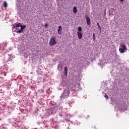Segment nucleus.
<instances>
[{
	"instance_id": "f257e3e1",
	"label": "nucleus",
	"mask_w": 129,
	"mask_h": 129,
	"mask_svg": "<svg viewBox=\"0 0 129 129\" xmlns=\"http://www.w3.org/2000/svg\"><path fill=\"white\" fill-rule=\"evenodd\" d=\"M69 94H70V90L68 88H66L64 90L63 93L61 94L60 98H67L69 97Z\"/></svg>"
},
{
	"instance_id": "f03ea898",
	"label": "nucleus",
	"mask_w": 129,
	"mask_h": 129,
	"mask_svg": "<svg viewBox=\"0 0 129 129\" xmlns=\"http://www.w3.org/2000/svg\"><path fill=\"white\" fill-rule=\"evenodd\" d=\"M126 50H127V48L126 47L125 44L121 43L119 47V51L120 52V53H121V54H123V53L125 52Z\"/></svg>"
},
{
	"instance_id": "7ed1b4c3",
	"label": "nucleus",
	"mask_w": 129,
	"mask_h": 129,
	"mask_svg": "<svg viewBox=\"0 0 129 129\" xmlns=\"http://www.w3.org/2000/svg\"><path fill=\"white\" fill-rule=\"evenodd\" d=\"M49 44V46H50L51 47H52V46H55V45L57 44V41H56L55 37H52L50 38Z\"/></svg>"
},
{
	"instance_id": "20e7f679",
	"label": "nucleus",
	"mask_w": 129,
	"mask_h": 129,
	"mask_svg": "<svg viewBox=\"0 0 129 129\" xmlns=\"http://www.w3.org/2000/svg\"><path fill=\"white\" fill-rule=\"evenodd\" d=\"M15 27H17V28H20V29H19L18 31H16V33L18 34H20V33H23V30H24L25 28H26V25H16Z\"/></svg>"
},
{
	"instance_id": "39448f33",
	"label": "nucleus",
	"mask_w": 129,
	"mask_h": 129,
	"mask_svg": "<svg viewBox=\"0 0 129 129\" xmlns=\"http://www.w3.org/2000/svg\"><path fill=\"white\" fill-rule=\"evenodd\" d=\"M86 20L87 22V24L88 25V26H90V25H91V22H90V18H89V17H88V16H86Z\"/></svg>"
},
{
	"instance_id": "423d86ee",
	"label": "nucleus",
	"mask_w": 129,
	"mask_h": 129,
	"mask_svg": "<svg viewBox=\"0 0 129 129\" xmlns=\"http://www.w3.org/2000/svg\"><path fill=\"white\" fill-rule=\"evenodd\" d=\"M19 25H21V24L18 23V24H14L13 25L14 29H16V30H17L16 32H17V31H19V30H21V27H16V26H19Z\"/></svg>"
},
{
	"instance_id": "0eeeda50",
	"label": "nucleus",
	"mask_w": 129,
	"mask_h": 129,
	"mask_svg": "<svg viewBox=\"0 0 129 129\" xmlns=\"http://www.w3.org/2000/svg\"><path fill=\"white\" fill-rule=\"evenodd\" d=\"M57 32L59 35H62V27L61 26H58V29H57Z\"/></svg>"
},
{
	"instance_id": "6e6552de",
	"label": "nucleus",
	"mask_w": 129,
	"mask_h": 129,
	"mask_svg": "<svg viewBox=\"0 0 129 129\" xmlns=\"http://www.w3.org/2000/svg\"><path fill=\"white\" fill-rule=\"evenodd\" d=\"M77 36L79 39L80 40L82 38V33H81V32H77Z\"/></svg>"
},
{
	"instance_id": "1a4fd4ad",
	"label": "nucleus",
	"mask_w": 129,
	"mask_h": 129,
	"mask_svg": "<svg viewBox=\"0 0 129 129\" xmlns=\"http://www.w3.org/2000/svg\"><path fill=\"white\" fill-rule=\"evenodd\" d=\"M68 69H67V67H64V75L67 76L68 74Z\"/></svg>"
},
{
	"instance_id": "9d476101",
	"label": "nucleus",
	"mask_w": 129,
	"mask_h": 129,
	"mask_svg": "<svg viewBox=\"0 0 129 129\" xmlns=\"http://www.w3.org/2000/svg\"><path fill=\"white\" fill-rule=\"evenodd\" d=\"M73 12L74 13V14L77 13V8H76V7H73Z\"/></svg>"
},
{
	"instance_id": "9b49d317",
	"label": "nucleus",
	"mask_w": 129,
	"mask_h": 129,
	"mask_svg": "<svg viewBox=\"0 0 129 129\" xmlns=\"http://www.w3.org/2000/svg\"><path fill=\"white\" fill-rule=\"evenodd\" d=\"M78 32H81V31H82V28L80 26H79L78 28Z\"/></svg>"
},
{
	"instance_id": "f8f14e48",
	"label": "nucleus",
	"mask_w": 129,
	"mask_h": 129,
	"mask_svg": "<svg viewBox=\"0 0 129 129\" xmlns=\"http://www.w3.org/2000/svg\"><path fill=\"white\" fill-rule=\"evenodd\" d=\"M4 8H7V7H8V4L7 3V2H4Z\"/></svg>"
},
{
	"instance_id": "ddd939ff",
	"label": "nucleus",
	"mask_w": 129,
	"mask_h": 129,
	"mask_svg": "<svg viewBox=\"0 0 129 129\" xmlns=\"http://www.w3.org/2000/svg\"><path fill=\"white\" fill-rule=\"evenodd\" d=\"M97 26H98V29H99L100 32H101V27H100V25H99V23H97Z\"/></svg>"
},
{
	"instance_id": "4468645a",
	"label": "nucleus",
	"mask_w": 129,
	"mask_h": 129,
	"mask_svg": "<svg viewBox=\"0 0 129 129\" xmlns=\"http://www.w3.org/2000/svg\"><path fill=\"white\" fill-rule=\"evenodd\" d=\"M92 127L93 129H98V127L96 125H93Z\"/></svg>"
},
{
	"instance_id": "2eb2a0df",
	"label": "nucleus",
	"mask_w": 129,
	"mask_h": 129,
	"mask_svg": "<svg viewBox=\"0 0 129 129\" xmlns=\"http://www.w3.org/2000/svg\"><path fill=\"white\" fill-rule=\"evenodd\" d=\"M59 68L62 69V64H59L58 65L57 69H59Z\"/></svg>"
},
{
	"instance_id": "dca6fc26",
	"label": "nucleus",
	"mask_w": 129,
	"mask_h": 129,
	"mask_svg": "<svg viewBox=\"0 0 129 129\" xmlns=\"http://www.w3.org/2000/svg\"><path fill=\"white\" fill-rule=\"evenodd\" d=\"M104 97L106 98V99H108V96L107 94L104 95Z\"/></svg>"
},
{
	"instance_id": "f3484780",
	"label": "nucleus",
	"mask_w": 129,
	"mask_h": 129,
	"mask_svg": "<svg viewBox=\"0 0 129 129\" xmlns=\"http://www.w3.org/2000/svg\"><path fill=\"white\" fill-rule=\"evenodd\" d=\"M44 27H45V28H48V24L47 23H45V25H44Z\"/></svg>"
},
{
	"instance_id": "a211bd4d",
	"label": "nucleus",
	"mask_w": 129,
	"mask_h": 129,
	"mask_svg": "<svg viewBox=\"0 0 129 129\" xmlns=\"http://www.w3.org/2000/svg\"><path fill=\"white\" fill-rule=\"evenodd\" d=\"M93 40L95 41V36H93Z\"/></svg>"
},
{
	"instance_id": "6ab92c4d",
	"label": "nucleus",
	"mask_w": 129,
	"mask_h": 129,
	"mask_svg": "<svg viewBox=\"0 0 129 129\" xmlns=\"http://www.w3.org/2000/svg\"><path fill=\"white\" fill-rule=\"evenodd\" d=\"M93 37H95V33H93Z\"/></svg>"
},
{
	"instance_id": "aec40b11",
	"label": "nucleus",
	"mask_w": 129,
	"mask_h": 129,
	"mask_svg": "<svg viewBox=\"0 0 129 129\" xmlns=\"http://www.w3.org/2000/svg\"><path fill=\"white\" fill-rule=\"evenodd\" d=\"M120 1V2H121V3H122V2H123V1H124V0H119Z\"/></svg>"
}]
</instances>
